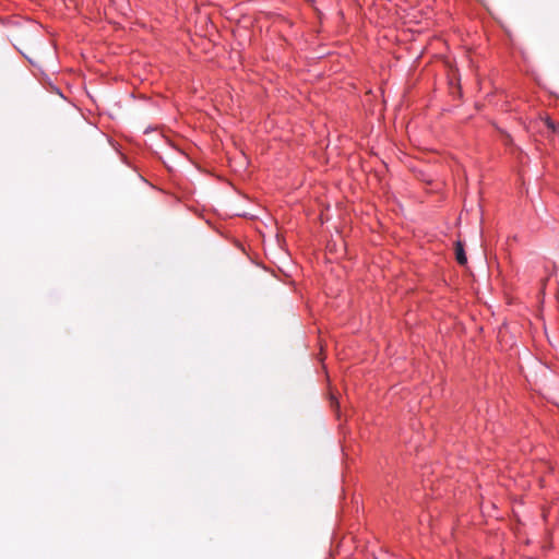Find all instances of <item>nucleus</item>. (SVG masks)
Wrapping results in <instances>:
<instances>
[{"instance_id": "1", "label": "nucleus", "mask_w": 559, "mask_h": 559, "mask_svg": "<svg viewBox=\"0 0 559 559\" xmlns=\"http://www.w3.org/2000/svg\"><path fill=\"white\" fill-rule=\"evenodd\" d=\"M455 259L460 265H464L467 262V258L464 251L463 243L457 241L455 243Z\"/></svg>"}, {"instance_id": "2", "label": "nucleus", "mask_w": 559, "mask_h": 559, "mask_svg": "<svg viewBox=\"0 0 559 559\" xmlns=\"http://www.w3.org/2000/svg\"><path fill=\"white\" fill-rule=\"evenodd\" d=\"M545 124L552 133H557L559 131V124H557L550 117L545 118Z\"/></svg>"}, {"instance_id": "3", "label": "nucleus", "mask_w": 559, "mask_h": 559, "mask_svg": "<svg viewBox=\"0 0 559 559\" xmlns=\"http://www.w3.org/2000/svg\"><path fill=\"white\" fill-rule=\"evenodd\" d=\"M545 124L552 133H557L559 131V124H557L550 117L545 118Z\"/></svg>"}]
</instances>
